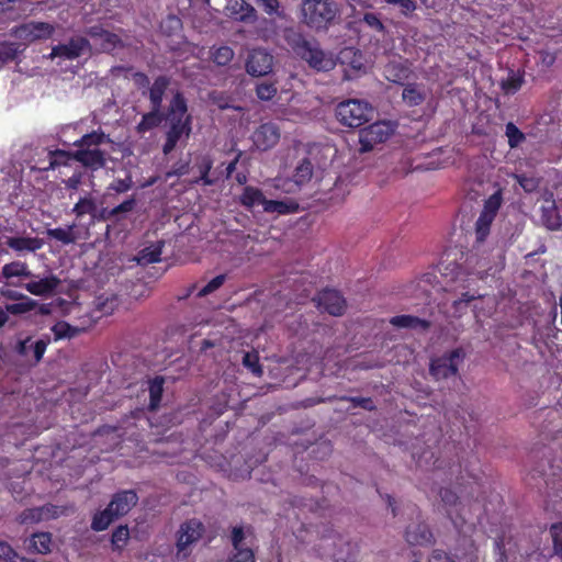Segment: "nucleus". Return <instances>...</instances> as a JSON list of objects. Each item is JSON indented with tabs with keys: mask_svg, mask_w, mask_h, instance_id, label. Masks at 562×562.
<instances>
[{
	"mask_svg": "<svg viewBox=\"0 0 562 562\" xmlns=\"http://www.w3.org/2000/svg\"><path fill=\"white\" fill-rule=\"evenodd\" d=\"M187 112L188 106L186 99L181 93H176L167 114L169 130L164 145L165 154H169L175 149L178 143L186 142L189 138L192 131V119Z\"/></svg>",
	"mask_w": 562,
	"mask_h": 562,
	"instance_id": "f257e3e1",
	"label": "nucleus"
},
{
	"mask_svg": "<svg viewBox=\"0 0 562 562\" xmlns=\"http://www.w3.org/2000/svg\"><path fill=\"white\" fill-rule=\"evenodd\" d=\"M301 10L303 22L315 30L327 29L338 14L334 0H304Z\"/></svg>",
	"mask_w": 562,
	"mask_h": 562,
	"instance_id": "f03ea898",
	"label": "nucleus"
},
{
	"mask_svg": "<svg viewBox=\"0 0 562 562\" xmlns=\"http://www.w3.org/2000/svg\"><path fill=\"white\" fill-rule=\"evenodd\" d=\"M137 503V495L133 491H123L112 498L109 506L94 515L91 528L95 531L105 530L117 517L125 515Z\"/></svg>",
	"mask_w": 562,
	"mask_h": 562,
	"instance_id": "7ed1b4c3",
	"label": "nucleus"
},
{
	"mask_svg": "<svg viewBox=\"0 0 562 562\" xmlns=\"http://www.w3.org/2000/svg\"><path fill=\"white\" fill-rule=\"evenodd\" d=\"M106 136L100 132H92L83 135L79 140L74 144L80 147L75 154V160L81 162L83 166L91 169H99L104 166V154L98 148V145L104 143Z\"/></svg>",
	"mask_w": 562,
	"mask_h": 562,
	"instance_id": "20e7f679",
	"label": "nucleus"
},
{
	"mask_svg": "<svg viewBox=\"0 0 562 562\" xmlns=\"http://www.w3.org/2000/svg\"><path fill=\"white\" fill-rule=\"evenodd\" d=\"M372 113L371 104L358 99L342 101L336 108L337 120L348 127L361 126L371 119Z\"/></svg>",
	"mask_w": 562,
	"mask_h": 562,
	"instance_id": "39448f33",
	"label": "nucleus"
},
{
	"mask_svg": "<svg viewBox=\"0 0 562 562\" xmlns=\"http://www.w3.org/2000/svg\"><path fill=\"white\" fill-rule=\"evenodd\" d=\"M503 204V190L498 188L493 194L484 200L483 207L475 222L474 233L477 241L486 239L491 232L492 224Z\"/></svg>",
	"mask_w": 562,
	"mask_h": 562,
	"instance_id": "423d86ee",
	"label": "nucleus"
},
{
	"mask_svg": "<svg viewBox=\"0 0 562 562\" xmlns=\"http://www.w3.org/2000/svg\"><path fill=\"white\" fill-rule=\"evenodd\" d=\"M394 133L390 122H376L359 132L360 151L366 153L386 142Z\"/></svg>",
	"mask_w": 562,
	"mask_h": 562,
	"instance_id": "0eeeda50",
	"label": "nucleus"
},
{
	"mask_svg": "<svg viewBox=\"0 0 562 562\" xmlns=\"http://www.w3.org/2000/svg\"><path fill=\"white\" fill-rule=\"evenodd\" d=\"M464 359V352L461 348H457L435 358L430 363V373L436 380L448 379L458 373V368Z\"/></svg>",
	"mask_w": 562,
	"mask_h": 562,
	"instance_id": "6e6552de",
	"label": "nucleus"
},
{
	"mask_svg": "<svg viewBox=\"0 0 562 562\" xmlns=\"http://www.w3.org/2000/svg\"><path fill=\"white\" fill-rule=\"evenodd\" d=\"M313 176V167L308 159H303L295 168L291 179L277 177L274 188L285 193H294L305 186Z\"/></svg>",
	"mask_w": 562,
	"mask_h": 562,
	"instance_id": "1a4fd4ad",
	"label": "nucleus"
},
{
	"mask_svg": "<svg viewBox=\"0 0 562 562\" xmlns=\"http://www.w3.org/2000/svg\"><path fill=\"white\" fill-rule=\"evenodd\" d=\"M204 533V526L198 519H190L180 526L177 539L178 555H188V549L199 541Z\"/></svg>",
	"mask_w": 562,
	"mask_h": 562,
	"instance_id": "9d476101",
	"label": "nucleus"
},
{
	"mask_svg": "<svg viewBox=\"0 0 562 562\" xmlns=\"http://www.w3.org/2000/svg\"><path fill=\"white\" fill-rule=\"evenodd\" d=\"M55 27L46 22H29L15 27L12 32L14 37L27 44L38 40L49 38Z\"/></svg>",
	"mask_w": 562,
	"mask_h": 562,
	"instance_id": "9b49d317",
	"label": "nucleus"
},
{
	"mask_svg": "<svg viewBox=\"0 0 562 562\" xmlns=\"http://www.w3.org/2000/svg\"><path fill=\"white\" fill-rule=\"evenodd\" d=\"M301 58L318 71H329L336 66L335 56L331 53L321 49L317 44L311 43L308 47L302 52Z\"/></svg>",
	"mask_w": 562,
	"mask_h": 562,
	"instance_id": "f8f14e48",
	"label": "nucleus"
},
{
	"mask_svg": "<svg viewBox=\"0 0 562 562\" xmlns=\"http://www.w3.org/2000/svg\"><path fill=\"white\" fill-rule=\"evenodd\" d=\"M280 139V130L273 123L261 124L251 135L254 146L261 151L274 147Z\"/></svg>",
	"mask_w": 562,
	"mask_h": 562,
	"instance_id": "ddd939ff",
	"label": "nucleus"
},
{
	"mask_svg": "<svg viewBox=\"0 0 562 562\" xmlns=\"http://www.w3.org/2000/svg\"><path fill=\"white\" fill-rule=\"evenodd\" d=\"M273 56L265 49H254L246 61V70L251 76H265L272 70Z\"/></svg>",
	"mask_w": 562,
	"mask_h": 562,
	"instance_id": "4468645a",
	"label": "nucleus"
},
{
	"mask_svg": "<svg viewBox=\"0 0 562 562\" xmlns=\"http://www.w3.org/2000/svg\"><path fill=\"white\" fill-rule=\"evenodd\" d=\"M319 310H323L330 315L339 316L344 313L346 302L338 291L324 290L316 299Z\"/></svg>",
	"mask_w": 562,
	"mask_h": 562,
	"instance_id": "2eb2a0df",
	"label": "nucleus"
},
{
	"mask_svg": "<svg viewBox=\"0 0 562 562\" xmlns=\"http://www.w3.org/2000/svg\"><path fill=\"white\" fill-rule=\"evenodd\" d=\"M544 203L542 204L541 211V223L549 231H559L562 227V218L559 213L558 206L555 204L554 198L552 193H547L544 195Z\"/></svg>",
	"mask_w": 562,
	"mask_h": 562,
	"instance_id": "dca6fc26",
	"label": "nucleus"
},
{
	"mask_svg": "<svg viewBox=\"0 0 562 562\" xmlns=\"http://www.w3.org/2000/svg\"><path fill=\"white\" fill-rule=\"evenodd\" d=\"M338 546L339 549L337 551H333L329 553L335 558L336 562H355L358 555V547L355 543H350L345 541L340 536L336 538H326L323 540L324 547Z\"/></svg>",
	"mask_w": 562,
	"mask_h": 562,
	"instance_id": "f3484780",
	"label": "nucleus"
},
{
	"mask_svg": "<svg viewBox=\"0 0 562 562\" xmlns=\"http://www.w3.org/2000/svg\"><path fill=\"white\" fill-rule=\"evenodd\" d=\"M47 347V342L43 339L33 340L32 337L20 338L16 342L15 350L19 355L26 359H33L38 362Z\"/></svg>",
	"mask_w": 562,
	"mask_h": 562,
	"instance_id": "a211bd4d",
	"label": "nucleus"
},
{
	"mask_svg": "<svg viewBox=\"0 0 562 562\" xmlns=\"http://www.w3.org/2000/svg\"><path fill=\"white\" fill-rule=\"evenodd\" d=\"M32 278L33 279L29 281L24 288L27 292L36 296L52 295L59 285V280L52 274L43 278L33 276Z\"/></svg>",
	"mask_w": 562,
	"mask_h": 562,
	"instance_id": "6ab92c4d",
	"label": "nucleus"
},
{
	"mask_svg": "<svg viewBox=\"0 0 562 562\" xmlns=\"http://www.w3.org/2000/svg\"><path fill=\"white\" fill-rule=\"evenodd\" d=\"M87 46L88 42L85 38H71L67 44L55 46L49 54V58L64 57L66 59H75L83 53Z\"/></svg>",
	"mask_w": 562,
	"mask_h": 562,
	"instance_id": "aec40b11",
	"label": "nucleus"
},
{
	"mask_svg": "<svg viewBox=\"0 0 562 562\" xmlns=\"http://www.w3.org/2000/svg\"><path fill=\"white\" fill-rule=\"evenodd\" d=\"M5 244L19 255L35 252L44 245L41 238L30 236H10L7 237Z\"/></svg>",
	"mask_w": 562,
	"mask_h": 562,
	"instance_id": "412c9836",
	"label": "nucleus"
},
{
	"mask_svg": "<svg viewBox=\"0 0 562 562\" xmlns=\"http://www.w3.org/2000/svg\"><path fill=\"white\" fill-rule=\"evenodd\" d=\"M225 10L236 21L250 22L256 19V10L245 0H229Z\"/></svg>",
	"mask_w": 562,
	"mask_h": 562,
	"instance_id": "4be33fe9",
	"label": "nucleus"
},
{
	"mask_svg": "<svg viewBox=\"0 0 562 562\" xmlns=\"http://www.w3.org/2000/svg\"><path fill=\"white\" fill-rule=\"evenodd\" d=\"M411 69L406 60H392L384 67V76L389 81L401 83L409 76Z\"/></svg>",
	"mask_w": 562,
	"mask_h": 562,
	"instance_id": "5701e85b",
	"label": "nucleus"
},
{
	"mask_svg": "<svg viewBox=\"0 0 562 562\" xmlns=\"http://www.w3.org/2000/svg\"><path fill=\"white\" fill-rule=\"evenodd\" d=\"M406 540L412 546H423L430 543L431 533L428 527L424 524H417L409 526L405 533Z\"/></svg>",
	"mask_w": 562,
	"mask_h": 562,
	"instance_id": "b1692460",
	"label": "nucleus"
},
{
	"mask_svg": "<svg viewBox=\"0 0 562 562\" xmlns=\"http://www.w3.org/2000/svg\"><path fill=\"white\" fill-rule=\"evenodd\" d=\"M266 198L263 193L254 187H246L240 195V203L249 210L263 206Z\"/></svg>",
	"mask_w": 562,
	"mask_h": 562,
	"instance_id": "393cba45",
	"label": "nucleus"
},
{
	"mask_svg": "<svg viewBox=\"0 0 562 562\" xmlns=\"http://www.w3.org/2000/svg\"><path fill=\"white\" fill-rule=\"evenodd\" d=\"M284 40L294 50V53L301 57L302 52L305 50L311 44L307 42L303 35L294 30L293 27H289L284 30Z\"/></svg>",
	"mask_w": 562,
	"mask_h": 562,
	"instance_id": "a878e982",
	"label": "nucleus"
},
{
	"mask_svg": "<svg viewBox=\"0 0 562 562\" xmlns=\"http://www.w3.org/2000/svg\"><path fill=\"white\" fill-rule=\"evenodd\" d=\"M162 241H158L156 244H151L150 246L144 248L139 251L136 260L139 265H149L160 261V256L162 252Z\"/></svg>",
	"mask_w": 562,
	"mask_h": 562,
	"instance_id": "bb28decb",
	"label": "nucleus"
},
{
	"mask_svg": "<svg viewBox=\"0 0 562 562\" xmlns=\"http://www.w3.org/2000/svg\"><path fill=\"white\" fill-rule=\"evenodd\" d=\"M390 323L395 327L425 329L428 327V322L412 315H398L390 319Z\"/></svg>",
	"mask_w": 562,
	"mask_h": 562,
	"instance_id": "cd10ccee",
	"label": "nucleus"
},
{
	"mask_svg": "<svg viewBox=\"0 0 562 562\" xmlns=\"http://www.w3.org/2000/svg\"><path fill=\"white\" fill-rule=\"evenodd\" d=\"M2 277L7 280L11 278H31L33 277L27 265L22 261H12L2 267Z\"/></svg>",
	"mask_w": 562,
	"mask_h": 562,
	"instance_id": "c85d7f7f",
	"label": "nucleus"
},
{
	"mask_svg": "<svg viewBox=\"0 0 562 562\" xmlns=\"http://www.w3.org/2000/svg\"><path fill=\"white\" fill-rule=\"evenodd\" d=\"M56 515V510L53 506L38 507L25 510L21 515L22 522H36L44 519H48Z\"/></svg>",
	"mask_w": 562,
	"mask_h": 562,
	"instance_id": "c756f323",
	"label": "nucleus"
},
{
	"mask_svg": "<svg viewBox=\"0 0 562 562\" xmlns=\"http://www.w3.org/2000/svg\"><path fill=\"white\" fill-rule=\"evenodd\" d=\"M50 535L47 532H40L32 536L29 543V550L35 553L45 554L50 551Z\"/></svg>",
	"mask_w": 562,
	"mask_h": 562,
	"instance_id": "7c9ffc66",
	"label": "nucleus"
},
{
	"mask_svg": "<svg viewBox=\"0 0 562 562\" xmlns=\"http://www.w3.org/2000/svg\"><path fill=\"white\" fill-rule=\"evenodd\" d=\"M168 85H169L168 78L161 76L155 80V82L153 83V86L150 88V93H149L150 101L153 103V106L156 110H159V108L161 105L162 97H164V93H165Z\"/></svg>",
	"mask_w": 562,
	"mask_h": 562,
	"instance_id": "2f4dec72",
	"label": "nucleus"
},
{
	"mask_svg": "<svg viewBox=\"0 0 562 562\" xmlns=\"http://www.w3.org/2000/svg\"><path fill=\"white\" fill-rule=\"evenodd\" d=\"M296 204L293 202L268 200L263 202L262 211L266 213L289 214L294 212Z\"/></svg>",
	"mask_w": 562,
	"mask_h": 562,
	"instance_id": "473e14b6",
	"label": "nucleus"
},
{
	"mask_svg": "<svg viewBox=\"0 0 562 562\" xmlns=\"http://www.w3.org/2000/svg\"><path fill=\"white\" fill-rule=\"evenodd\" d=\"M340 60L342 64L348 63L350 68L355 71H361L364 66L361 53L352 47L345 48L340 52Z\"/></svg>",
	"mask_w": 562,
	"mask_h": 562,
	"instance_id": "72a5a7b5",
	"label": "nucleus"
},
{
	"mask_svg": "<svg viewBox=\"0 0 562 562\" xmlns=\"http://www.w3.org/2000/svg\"><path fill=\"white\" fill-rule=\"evenodd\" d=\"M403 100L411 106L420 104L425 94L417 85H407L403 90Z\"/></svg>",
	"mask_w": 562,
	"mask_h": 562,
	"instance_id": "f704fd0d",
	"label": "nucleus"
},
{
	"mask_svg": "<svg viewBox=\"0 0 562 562\" xmlns=\"http://www.w3.org/2000/svg\"><path fill=\"white\" fill-rule=\"evenodd\" d=\"M47 235L49 237L63 243L64 245L75 243V240H76L74 226H68L66 228H61V227L52 228V229L47 231Z\"/></svg>",
	"mask_w": 562,
	"mask_h": 562,
	"instance_id": "c9c22d12",
	"label": "nucleus"
},
{
	"mask_svg": "<svg viewBox=\"0 0 562 562\" xmlns=\"http://www.w3.org/2000/svg\"><path fill=\"white\" fill-rule=\"evenodd\" d=\"M524 83V76L519 71H510L505 80L502 81V89L506 93L517 92Z\"/></svg>",
	"mask_w": 562,
	"mask_h": 562,
	"instance_id": "e433bc0d",
	"label": "nucleus"
},
{
	"mask_svg": "<svg viewBox=\"0 0 562 562\" xmlns=\"http://www.w3.org/2000/svg\"><path fill=\"white\" fill-rule=\"evenodd\" d=\"M164 387V379L160 376L155 378L149 382V408L156 409L160 403Z\"/></svg>",
	"mask_w": 562,
	"mask_h": 562,
	"instance_id": "4c0bfd02",
	"label": "nucleus"
},
{
	"mask_svg": "<svg viewBox=\"0 0 562 562\" xmlns=\"http://www.w3.org/2000/svg\"><path fill=\"white\" fill-rule=\"evenodd\" d=\"M182 29L181 20L176 15H168L160 24V30L164 34L172 36L180 32Z\"/></svg>",
	"mask_w": 562,
	"mask_h": 562,
	"instance_id": "58836bf2",
	"label": "nucleus"
},
{
	"mask_svg": "<svg viewBox=\"0 0 562 562\" xmlns=\"http://www.w3.org/2000/svg\"><path fill=\"white\" fill-rule=\"evenodd\" d=\"M75 160V155L65 150H55L49 153V166L46 169H54L57 166H67L69 161Z\"/></svg>",
	"mask_w": 562,
	"mask_h": 562,
	"instance_id": "ea45409f",
	"label": "nucleus"
},
{
	"mask_svg": "<svg viewBox=\"0 0 562 562\" xmlns=\"http://www.w3.org/2000/svg\"><path fill=\"white\" fill-rule=\"evenodd\" d=\"M53 333L57 339L71 338L79 333V328L66 322H58L53 326Z\"/></svg>",
	"mask_w": 562,
	"mask_h": 562,
	"instance_id": "a19ab883",
	"label": "nucleus"
},
{
	"mask_svg": "<svg viewBox=\"0 0 562 562\" xmlns=\"http://www.w3.org/2000/svg\"><path fill=\"white\" fill-rule=\"evenodd\" d=\"M95 211L97 207L94 201L88 196L80 199L74 206V212L77 214V216H82L86 214L94 216Z\"/></svg>",
	"mask_w": 562,
	"mask_h": 562,
	"instance_id": "79ce46f5",
	"label": "nucleus"
},
{
	"mask_svg": "<svg viewBox=\"0 0 562 562\" xmlns=\"http://www.w3.org/2000/svg\"><path fill=\"white\" fill-rule=\"evenodd\" d=\"M158 111L159 110H156L153 106V111L143 116L142 121L139 122V124L137 126L138 132H140V133L147 132L148 130H150L154 126H157L160 123L161 119H160Z\"/></svg>",
	"mask_w": 562,
	"mask_h": 562,
	"instance_id": "37998d69",
	"label": "nucleus"
},
{
	"mask_svg": "<svg viewBox=\"0 0 562 562\" xmlns=\"http://www.w3.org/2000/svg\"><path fill=\"white\" fill-rule=\"evenodd\" d=\"M234 57V52L228 46H221L212 52L214 63L220 66L227 65Z\"/></svg>",
	"mask_w": 562,
	"mask_h": 562,
	"instance_id": "c03bdc74",
	"label": "nucleus"
},
{
	"mask_svg": "<svg viewBox=\"0 0 562 562\" xmlns=\"http://www.w3.org/2000/svg\"><path fill=\"white\" fill-rule=\"evenodd\" d=\"M130 538V530L126 526L117 527L112 533V546L116 550L123 549Z\"/></svg>",
	"mask_w": 562,
	"mask_h": 562,
	"instance_id": "a18cd8bd",
	"label": "nucleus"
},
{
	"mask_svg": "<svg viewBox=\"0 0 562 562\" xmlns=\"http://www.w3.org/2000/svg\"><path fill=\"white\" fill-rule=\"evenodd\" d=\"M506 136L508 138V144L510 148L517 147L525 138V135L519 131V128L514 123H507Z\"/></svg>",
	"mask_w": 562,
	"mask_h": 562,
	"instance_id": "49530a36",
	"label": "nucleus"
},
{
	"mask_svg": "<svg viewBox=\"0 0 562 562\" xmlns=\"http://www.w3.org/2000/svg\"><path fill=\"white\" fill-rule=\"evenodd\" d=\"M243 364L249 369L254 374L261 375L262 369L259 366V356L257 352H247L243 357Z\"/></svg>",
	"mask_w": 562,
	"mask_h": 562,
	"instance_id": "de8ad7c7",
	"label": "nucleus"
},
{
	"mask_svg": "<svg viewBox=\"0 0 562 562\" xmlns=\"http://www.w3.org/2000/svg\"><path fill=\"white\" fill-rule=\"evenodd\" d=\"M257 97L262 101H269L277 94L274 83L261 82L256 87Z\"/></svg>",
	"mask_w": 562,
	"mask_h": 562,
	"instance_id": "09e8293b",
	"label": "nucleus"
},
{
	"mask_svg": "<svg viewBox=\"0 0 562 562\" xmlns=\"http://www.w3.org/2000/svg\"><path fill=\"white\" fill-rule=\"evenodd\" d=\"M18 54V46L13 43H0V65L5 64L12 59Z\"/></svg>",
	"mask_w": 562,
	"mask_h": 562,
	"instance_id": "8fccbe9b",
	"label": "nucleus"
},
{
	"mask_svg": "<svg viewBox=\"0 0 562 562\" xmlns=\"http://www.w3.org/2000/svg\"><path fill=\"white\" fill-rule=\"evenodd\" d=\"M258 5L262 7L263 11L269 15H278L285 18L283 12L280 11V3L278 0H254Z\"/></svg>",
	"mask_w": 562,
	"mask_h": 562,
	"instance_id": "3c124183",
	"label": "nucleus"
},
{
	"mask_svg": "<svg viewBox=\"0 0 562 562\" xmlns=\"http://www.w3.org/2000/svg\"><path fill=\"white\" fill-rule=\"evenodd\" d=\"M211 168H212L211 159L209 157H204L202 159L201 164L199 165V170H200L201 176L199 179L194 180L193 182L199 183L200 181H202L205 186L212 184V181L207 177Z\"/></svg>",
	"mask_w": 562,
	"mask_h": 562,
	"instance_id": "603ef678",
	"label": "nucleus"
},
{
	"mask_svg": "<svg viewBox=\"0 0 562 562\" xmlns=\"http://www.w3.org/2000/svg\"><path fill=\"white\" fill-rule=\"evenodd\" d=\"M32 307H33L32 301L26 300L23 302L8 304L5 306V311H7V313L18 315V314H24V313L31 311Z\"/></svg>",
	"mask_w": 562,
	"mask_h": 562,
	"instance_id": "864d4df0",
	"label": "nucleus"
},
{
	"mask_svg": "<svg viewBox=\"0 0 562 562\" xmlns=\"http://www.w3.org/2000/svg\"><path fill=\"white\" fill-rule=\"evenodd\" d=\"M363 22L366 23L367 26H369L370 29H372L376 32L382 33L385 30L384 24L382 23L379 15L375 13H366L363 15Z\"/></svg>",
	"mask_w": 562,
	"mask_h": 562,
	"instance_id": "5fc2aeb1",
	"label": "nucleus"
},
{
	"mask_svg": "<svg viewBox=\"0 0 562 562\" xmlns=\"http://www.w3.org/2000/svg\"><path fill=\"white\" fill-rule=\"evenodd\" d=\"M225 277L217 276L213 278L206 285L199 290L198 296H205L217 290L224 283Z\"/></svg>",
	"mask_w": 562,
	"mask_h": 562,
	"instance_id": "6e6d98bb",
	"label": "nucleus"
},
{
	"mask_svg": "<svg viewBox=\"0 0 562 562\" xmlns=\"http://www.w3.org/2000/svg\"><path fill=\"white\" fill-rule=\"evenodd\" d=\"M0 559L9 562H20L21 558H18L16 553L9 543L0 540Z\"/></svg>",
	"mask_w": 562,
	"mask_h": 562,
	"instance_id": "4d7b16f0",
	"label": "nucleus"
},
{
	"mask_svg": "<svg viewBox=\"0 0 562 562\" xmlns=\"http://www.w3.org/2000/svg\"><path fill=\"white\" fill-rule=\"evenodd\" d=\"M117 305V300L114 296L106 297L104 301H102V297L98 299V308L103 314H111Z\"/></svg>",
	"mask_w": 562,
	"mask_h": 562,
	"instance_id": "13d9d810",
	"label": "nucleus"
},
{
	"mask_svg": "<svg viewBox=\"0 0 562 562\" xmlns=\"http://www.w3.org/2000/svg\"><path fill=\"white\" fill-rule=\"evenodd\" d=\"M514 177L517 179L518 183L526 192H532L538 187V181L535 178L519 175H515Z\"/></svg>",
	"mask_w": 562,
	"mask_h": 562,
	"instance_id": "bf43d9fd",
	"label": "nucleus"
},
{
	"mask_svg": "<svg viewBox=\"0 0 562 562\" xmlns=\"http://www.w3.org/2000/svg\"><path fill=\"white\" fill-rule=\"evenodd\" d=\"M539 57H540L539 65L543 69L550 68L554 64V61L557 59L554 53L546 50V49L539 52Z\"/></svg>",
	"mask_w": 562,
	"mask_h": 562,
	"instance_id": "052dcab7",
	"label": "nucleus"
},
{
	"mask_svg": "<svg viewBox=\"0 0 562 562\" xmlns=\"http://www.w3.org/2000/svg\"><path fill=\"white\" fill-rule=\"evenodd\" d=\"M132 187V179L131 177H126L125 179H117L113 181L110 186V189L115 192H126Z\"/></svg>",
	"mask_w": 562,
	"mask_h": 562,
	"instance_id": "680f3d73",
	"label": "nucleus"
},
{
	"mask_svg": "<svg viewBox=\"0 0 562 562\" xmlns=\"http://www.w3.org/2000/svg\"><path fill=\"white\" fill-rule=\"evenodd\" d=\"M245 538V532L243 527H235L232 532V541L235 550H239L241 547V542Z\"/></svg>",
	"mask_w": 562,
	"mask_h": 562,
	"instance_id": "e2e57ef3",
	"label": "nucleus"
},
{
	"mask_svg": "<svg viewBox=\"0 0 562 562\" xmlns=\"http://www.w3.org/2000/svg\"><path fill=\"white\" fill-rule=\"evenodd\" d=\"M441 499L445 505L452 506L456 505L458 496L450 490L446 488L440 493Z\"/></svg>",
	"mask_w": 562,
	"mask_h": 562,
	"instance_id": "0e129e2a",
	"label": "nucleus"
},
{
	"mask_svg": "<svg viewBox=\"0 0 562 562\" xmlns=\"http://www.w3.org/2000/svg\"><path fill=\"white\" fill-rule=\"evenodd\" d=\"M398 7L401 9L402 14L404 15L411 14L417 8L415 1L413 0H400Z\"/></svg>",
	"mask_w": 562,
	"mask_h": 562,
	"instance_id": "69168bd1",
	"label": "nucleus"
},
{
	"mask_svg": "<svg viewBox=\"0 0 562 562\" xmlns=\"http://www.w3.org/2000/svg\"><path fill=\"white\" fill-rule=\"evenodd\" d=\"M134 204H135L134 199H128V200L124 201L123 203H121L120 205H117L116 207H114L112 213L119 214V213L130 212L133 210Z\"/></svg>",
	"mask_w": 562,
	"mask_h": 562,
	"instance_id": "338daca9",
	"label": "nucleus"
},
{
	"mask_svg": "<svg viewBox=\"0 0 562 562\" xmlns=\"http://www.w3.org/2000/svg\"><path fill=\"white\" fill-rule=\"evenodd\" d=\"M429 562H454L453 560H451L445 552L442 551H434L430 559H429Z\"/></svg>",
	"mask_w": 562,
	"mask_h": 562,
	"instance_id": "774afa93",
	"label": "nucleus"
}]
</instances>
